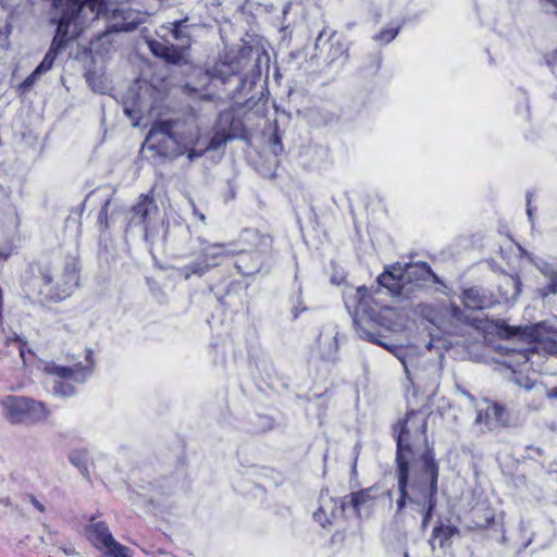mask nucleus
I'll return each mask as SVG.
<instances>
[{"label":"nucleus","instance_id":"f03ea898","mask_svg":"<svg viewBox=\"0 0 557 557\" xmlns=\"http://www.w3.org/2000/svg\"><path fill=\"white\" fill-rule=\"evenodd\" d=\"M430 274L431 268L424 262L405 265L396 263L386 268L377 277L379 286L374 290L360 286L354 295H345L344 298L346 308L349 311L354 308V325L359 337L393 351L400 360L408 377L412 367L411 361L403 354L401 348L383 342L381 335L372 327L375 325L389 331L394 330L396 311L384 302L383 296L388 294L393 297L409 298L422 287V282Z\"/></svg>","mask_w":557,"mask_h":557},{"label":"nucleus","instance_id":"f257e3e1","mask_svg":"<svg viewBox=\"0 0 557 557\" xmlns=\"http://www.w3.org/2000/svg\"><path fill=\"white\" fill-rule=\"evenodd\" d=\"M428 418L422 411H410L393 428L397 443L396 479L399 498L397 513L408 503L422 515L425 528L436 507L440 466L426 437Z\"/></svg>","mask_w":557,"mask_h":557},{"label":"nucleus","instance_id":"c9c22d12","mask_svg":"<svg viewBox=\"0 0 557 557\" xmlns=\"http://www.w3.org/2000/svg\"><path fill=\"white\" fill-rule=\"evenodd\" d=\"M27 498L34 508H36L39 512L44 513L46 511L45 505L40 503L34 495H28Z\"/></svg>","mask_w":557,"mask_h":557},{"label":"nucleus","instance_id":"a18cd8bd","mask_svg":"<svg viewBox=\"0 0 557 557\" xmlns=\"http://www.w3.org/2000/svg\"><path fill=\"white\" fill-rule=\"evenodd\" d=\"M527 213L530 220H532V208H531V198L530 195L527 197Z\"/></svg>","mask_w":557,"mask_h":557},{"label":"nucleus","instance_id":"864d4df0","mask_svg":"<svg viewBox=\"0 0 557 557\" xmlns=\"http://www.w3.org/2000/svg\"><path fill=\"white\" fill-rule=\"evenodd\" d=\"M404 557H409V554L407 552H405Z\"/></svg>","mask_w":557,"mask_h":557},{"label":"nucleus","instance_id":"49530a36","mask_svg":"<svg viewBox=\"0 0 557 557\" xmlns=\"http://www.w3.org/2000/svg\"><path fill=\"white\" fill-rule=\"evenodd\" d=\"M451 314L457 318V319H460V315H461V310L457 307V306H451Z\"/></svg>","mask_w":557,"mask_h":557},{"label":"nucleus","instance_id":"b1692460","mask_svg":"<svg viewBox=\"0 0 557 557\" xmlns=\"http://www.w3.org/2000/svg\"><path fill=\"white\" fill-rule=\"evenodd\" d=\"M349 505L354 509L356 516H361V510L369 506L375 498L373 495V487L363 488L357 492H352L348 495Z\"/></svg>","mask_w":557,"mask_h":557},{"label":"nucleus","instance_id":"bb28decb","mask_svg":"<svg viewBox=\"0 0 557 557\" xmlns=\"http://www.w3.org/2000/svg\"><path fill=\"white\" fill-rule=\"evenodd\" d=\"M69 461L84 475H88V451L85 448L73 449L69 454Z\"/></svg>","mask_w":557,"mask_h":557},{"label":"nucleus","instance_id":"3c124183","mask_svg":"<svg viewBox=\"0 0 557 557\" xmlns=\"http://www.w3.org/2000/svg\"><path fill=\"white\" fill-rule=\"evenodd\" d=\"M527 528H528L527 522H525V521H523V520H521V521H520V529H521L522 531H525V530H527Z\"/></svg>","mask_w":557,"mask_h":557},{"label":"nucleus","instance_id":"de8ad7c7","mask_svg":"<svg viewBox=\"0 0 557 557\" xmlns=\"http://www.w3.org/2000/svg\"><path fill=\"white\" fill-rule=\"evenodd\" d=\"M331 345L334 347V352H336L337 348H338V345H337V338L336 336H333L331 338Z\"/></svg>","mask_w":557,"mask_h":557},{"label":"nucleus","instance_id":"cd10ccee","mask_svg":"<svg viewBox=\"0 0 557 557\" xmlns=\"http://www.w3.org/2000/svg\"><path fill=\"white\" fill-rule=\"evenodd\" d=\"M457 533V529L451 525H440L434 528L432 533V543H438L441 547L445 546L446 542Z\"/></svg>","mask_w":557,"mask_h":557},{"label":"nucleus","instance_id":"423d86ee","mask_svg":"<svg viewBox=\"0 0 557 557\" xmlns=\"http://www.w3.org/2000/svg\"><path fill=\"white\" fill-rule=\"evenodd\" d=\"M55 8H63L71 16L73 23L81 15L79 34L89 23L103 17L108 23V30L115 32L113 25L123 21L122 5L116 0H52Z\"/></svg>","mask_w":557,"mask_h":557},{"label":"nucleus","instance_id":"0eeeda50","mask_svg":"<svg viewBox=\"0 0 557 557\" xmlns=\"http://www.w3.org/2000/svg\"><path fill=\"white\" fill-rule=\"evenodd\" d=\"M86 364L75 363L66 367L54 362L44 366V373L51 377V391L60 397H69L76 393V385L85 383L90 377L94 369L91 351L86 354Z\"/></svg>","mask_w":557,"mask_h":557},{"label":"nucleus","instance_id":"ddd939ff","mask_svg":"<svg viewBox=\"0 0 557 557\" xmlns=\"http://www.w3.org/2000/svg\"><path fill=\"white\" fill-rule=\"evenodd\" d=\"M242 61L237 58L231 61L216 62L203 76L211 82H220L223 85L235 82V88L228 91L231 98L240 94L247 84V79L240 75Z\"/></svg>","mask_w":557,"mask_h":557},{"label":"nucleus","instance_id":"393cba45","mask_svg":"<svg viewBox=\"0 0 557 557\" xmlns=\"http://www.w3.org/2000/svg\"><path fill=\"white\" fill-rule=\"evenodd\" d=\"M20 226V219L16 209L8 205L0 213V230H4L5 233L12 234L17 231Z\"/></svg>","mask_w":557,"mask_h":557},{"label":"nucleus","instance_id":"dca6fc26","mask_svg":"<svg viewBox=\"0 0 557 557\" xmlns=\"http://www.w3.org/2000/svg\"><path fill=\"white\" fill-rule=\"evenodd\" d=\"M508 423V414L505 408L495 403H486L484 408L478 410L475 424L481 432L494 431Z\"/></svg>","mask_w":557,"mask_h":557},{"label":"nucleus","instance_id":"7c9ffc66","mask_svg":"<svg viewBox=\"0 0 557 557\" xmlns=\"http://www.w3.org/2000/svg\"><path fill=\"white\" fill-rule=\"evenodd\" d=\"M87 82L92 90L99 94H106L108 90V85L103 82L102 77L96 73L87 74Z\"/></svg>","mask_w":557,"mask_h":557},{"label":"nucleus","instance_id":"ea45409f","mask_svg":"<svg viewBox=\"0 0 557 557\" xmlns=\"http://www.w3.org/2000/svg\"><path fill=\"white\" fill-rule=\"evenodd\" d=\"M189 205L191 207V210H193V213L196 218H198L201 222H205L206 220V216L203 213H201L198 208L196 207L195 202L193 199H189Z\"/></svg>","mask_w":557,"mask_h":557},{"label":"nucleus","instance_id":"7ed1b4c3","mask_svg":"<svg viewBox=\"0 0 557 557\" xmlns=\"http://www.w3.org/2000/svg\"><path fill=\"white\" fill-rule=\"evenodd\" d=\"M529 342L496 346V362L511 371L510 380L524 389L557 398V318L524 326L519 333Z\"/></svg>","mask_w":557,"mask_h":557},{"label":"nucleus","instance_id":"5fc2aeb1","mask_svg":"<svg viewBox=\"0 0 557 557\" xmlns=\"http://www.w3.org/2000/svg\"><path fill=\"white\" fill-rule=\"evenodd\" d=\"M152 503H160L159 499H152Z\"/></svg>","mask_w":557,"mask_h":557},{"label":"nucleus","instance_id":"58836bf2","mask_svg":"<svg viewBox=\"0 0 557 557\" xmlns=\"http://www.w3.org/2000/svg\"><path fill=\"white\" fill-rule=\"evenodd\" d=\"M124 113L129 116L133 120H136L135 125L138 124V120L140 119V115L138 112H136L135 109H131L129 107H124Z\"/></svg>","mask_w":557,"mask_h":557},{"label":"nucleus","instance_id":"9b49d317","mask_svg":"<svg viewBox=\"0 0 557 557\" xmlns=\"http://www.w3.org/2000/svg\"><path fill=\"white\" fill-rule=\"evenodd\" d=\"M61 12V15L58 20H52V22L57 23V32L52 39L51 46L44 57L40 64L36 67V74L47 73L53 65L54 60L58 53L65 48L66 44L77 37L79 35V21L81 17L76 16L75 23L71 18H73V14L70 16L67 12L63 8H58ZM78 16H81L78 14Z\"/></svg>","mask_w":557,"mask_h":557},{"label":"nucleus","instance_id":"79ce46f5","mask_svg":"<svg viewBox=\"0 0 557 557\" xmlns=\"http://www.w3.org/2000/svg\"><path fill=\"white\" fill-rule=\"evenodd\" d=\"M61 550L67 556H74L77 554L73 546H62Z\"/></svg>","mask_w":557,"mask_h":557},{"label":"nucleus","instance_id":"09e8293b","mask_svg":"<svg viewBox=\"0 0 557 557\" xmlns=\"http://www.w3.org/2000/svg\"><path fill=\"white\" fill-rule=\"evenodd\" d=\"M324 35H325V29H323V30L319 34V36H318V38H317V41H315V47H318V46H319V42L321 41V39H322V37H323Z\"/></svg>","mask_w":557,"mask_h":557},{"label":"nucleus","instance_id":"c85d7f7f","mask_svg":"<svg viewBox=\"0 0 557 557\" xmlns=\"http://www.w3.org/2000/svg\"><path fill=\"white\" fill-rule=\"evenodd\" d=\"M329 62L334 63L339 60H346L347 58V47L343 41L336 38H332L330 52H329Z\"/></svg>","mask_w":557,"mask_h":557},{"label":"nucleus","instance_id":"20e7f679","mask_svg":"<svg viewBox=\"0 0 557 557\" xmlns=\"http://www.w3.org/2000/svg\"><path fill=\"white\" fill-rule=\"evenodd\" d=\"M199 127L194 116L184 120L156 121L146 139L144 147L157 154L174 158L188 154L191 146L199 144Z\"/></svg>","mask_w":557,"mask_h":557},{"label":"nucleus","instance_id":"a211bd4d","mask_svg":"<svg viewBox=\"0 0 557 557\" xmlns=\"http://www.w3.org/2000/svg\"><path fill=\"white\" fill-rule=\"evenodd\" d=\"M463 306L469 310H483L493 307L497 300L481 287L466 288L461 295Z\"/></svg>","mask_w":557,"mask_h":557},{"label":"nucleus","instance_id":"aec40b11","mask_svg":"<svg viewBox=\"0 0 557 557\" xmlns=\"http://www.w3.org/2000/svg\"><path fill=\"white\" fill-rule=\"evenodd\" d=\"M148 46L154 55L164 59L169 63L178 64L184 60L183 50L175 48L172 44L149 40Z\"/></svg>","mask_w":557,"mask_h":557},{"label":"nucleus","instance_id":"8fccbe9b","mask_svg":"<svg viewBox=\"0 0 557 557\" xmlns=\"http://www.w3.org/2000/svg\"><path fill=\"white\" fill-rule=\"evenodd\" d=\"M185 88L189 91V94L197 92V89H196V88H194V87H190V85H189V84H186V85H185Z\"/></svg>","mask_w":557,"mask_h":557},{"label":"nucleus","instance_id":"6ab92c4d","mask_svg":"<svg viewBox=\"0 0 557 557\" xmlns=\"http://www.w3.org/2000/svg\"><path fill=\"white\" fill-rule=\"evenodd\" d=\"M235 244H209L203 243L200 251L201 259L207 263L209 269L219 265L224 257L234 255Z\"/></svg>","mask_w":557,"mask_h":557},{"label":"nucleus","instance_id":"6e6552de","mask_svg":"<svg viewBox=\"0 0 557 557\" xmlns=\"http://www.w3.org/2000/svg\"><path fill=\"white\" fill-rule=\"evenodd\" d=\"M248 245L249 248L238 247L235 244L237 258L235 267L242 275L249 276L259 272L272 245V238L262 235L258 231L247 230L240 236V245Z\"/></svg>","mask_w":557,"mask_h":557},{"label":"nucleus","instance_id":"c03bdc74","mask_svg":"<svg viewBox=\"0 0 557 557\" xmlns=\"http://www.w3.org/2000/svg\"><path fill=\"white\" fill-rule=\"evenodd\" d=\"M63 273H64V269L61 271V272H53L52 271V274L54 276V280H53V284L55 285L57 283H62V278H63Z\"/></svg>","mask_w":557,"mask_h":557},{"label":"nucleus","instance_id":"f704fd0d","mask_svg":"<svg viewBox=\"0 0 557 557\" xmlns=\"http://www.w3.org/2000/svg\"><path fill=\"white\" fill-rule=\"evenodd\" d=\"M547 64L557 74V49L547 57Z\"/></svg>","mask_w":557,"mask_h":557},{"label":"nucleus","instance_id":"4c0bfd02","mask_svg":"<svg viewBox=\"0 0 557 557\" xmlns=\"http://www.w3.org/2000/svg\"><path fill=\"white\" fill-rule=\"evenodd\" d=\"M13 247L11 244L0 247V260H5L12 253Z\"/></svg>","mask_w":557,"mask_h":557},{"label":"nucleus","instance_id":"4be33fe9","mask_svg":"<svg viewBox=\"0 0 557 557\" xmlns=\"http://www.w3.org/2000/svg\"><path fill=\"white\" fill-rule=\"evenodd\" d=\"M521 281L516 275H504L498 286L499 294L505 301H511L521 293Z\"/></svg>","mask_w":557,"mask_h":557},{"label":"nucleus","instance_id":"37998d69","mask_svg":"<svg viewBox=\"0 0 557 557\" xmlns=\"http://www.w3.org/2000/svg\"><path fill=\"white\" fill-rule=\"evenodd\" d=\"M108 206H109V201H107L104 203V206L101 208L100 212H99V220L102 221L103 219H107V214H108Z\"/></svg>","mask_w":557,"mask_h":557},{"label":"nucleus","instance_id":"72a5a7b5","mask_svg":"<svg viewBox=\"0 0 557 557\" xmlns=\"http://www.w3.org/2000/svg\"><path fill=\"white\" fill-rule=\"evenodd\" d=\"M307 308L304 306L300 298L297 299V304H295L292 308V314L294 319H297L302 312H305Z\"/></svg>","mask_w":557,"mask_h":557},{"label":"nucleus","instance_id":"603ef678","mask_svg":"<svg viewBox=\"0 0 557 557\" xmlns=\"http://www.w3.org/2000/svg\"><path fill=\"white\" fill-rule=\"evenodd\" d=\"M531 542H532V539L530 537V539L527 541V543L524 544V547L529 546V545L531 544Z\"/></svg>","mask_w":557,"mask_h":557},{"label":"nucleus","instance_id":"4468645a","mask_svg":"<svg viewBox=\"0 0 557 557\" xmlns=\"http://www.w3.org/2000/svg\"><path fill=\"white\" fill-rule=\"evenodd\" d=\"M519 249L521 253L534 264L541 274L536 282V295L544 299L557 294V265L542 258L532 256L521 247H519Z\"/></svg>","mask_w":557,"mask_h":557},{"label":"nucleus","instance_id":"5701e85b","mask_svg":"<svg viewBox=\"0 0 557 557\" xmlns=\"http://www.w3.org/2000/svg\"><path fill=\"white\" fill-rule=\"evenodd\" d=\"M168 33L171 34L173 39L181 41L182 46H188L189 44V33L187 30L186 20L175 21L170 24V26H161L158 35L164 37Z\"/></svg>","mask_w":557,"mask_h":557},{"label":"nucleus","instance_id":"9d476101","mask_svg":"<svg viewBox=\"0 0 557 557\" xmlns=\"http://www.w3.org/2000/svg\"><path fill=\"white\" fill-rule=\"evenodd\" d=\"M242 132L243 124L234 117L232 112L225 111L220 113L209 141L206 145H200L199 143L197 146H191V149L188 151V159L193 161L200 158L207 150H218L225 146L227 141L240 137Z\"/></svg>","mask_w":557,"mask_h":557},{"label":"nucleus","instance_id":"39448f33","mask_svg":"<svg viewBox=\"0 0 557 557\" xmlns=\"http://www.w3.org/2000/svg\"><path fill=\"white\" fill-rule=\"evenodd\" d=\"M30 272L32 276L24 278L23 290L33 301H61L71 296L78 285V269L74 259L65 263L62 283L55 285L50 267H32Z\"/></svg>","mask_w":557,"mask_h":557},{"label":"nucleus","instance_id":"473e14b6","mask_svg":"<svg viewBox=\"0 0 557 557\" xmlns=\"http://www.w3.org/2000/svg\"><path fill=\"white\" fill-rule=\"evenodd\" d=\"M41 74H36V69L33 71V73L30 75H28L23 82L22 84L20 85V88L23 89V90H27L29 89L34 84L35 82L37 81V78L40 76Z\"/></svg>","mask_w":557,"mask_h":557},{"label":"nucleus","instance_id":"a878e982","mask_svg":"<svg viewBox=\"0 0 557 557\" xmlns=\"http://www.w3.org/2000/svg\"><path fill=\"white\" fill-rule=\"evenodd\" d=\"M209 267L207 263L201 259L199 256L196 260L191 261L190 263L180 267L176 269V273L178 276L188 280L193 275L196 276H202L209 271Z\"/></svg>","mask_w":557,"mask_h":557},{"label":"nucleus","instance_id":"f8f14e48","mask_svg":"<svg viewBox=\"0 0 557 557\" xmlns=\"http://www.w3.org/2000/svg\"><path fill=\"white\" fill-rule=\"evenodd\" d=\"M85 536L103 557H132L131 548L113 537L106 522L97 521L94 517L85 528Z\"/></svg>","mask_w":557,"mask_h":557},{"label":"nucleus","instance_id":"c756f323","mask_svg":"<svg viewBox=\"0 0 557 557\" xmlns=\"http://www.w3.org/2000/svg\"><path fill=\"white\" fill-rule=\"evenodd\" d=\"M399 29V25L382 29L374 35L373 39L382 45H387L398 35Z\"/></svg>","mask_w":557,"mask_h":557},{"label":"nucleus","instance_id":"412c9836","mask_svg":"<svg viewBox=\"0 0 557 557\" xmlns=\"http://www.w3.org/2000/svg\"><path fill=\"white\" fill-rule=\"evenodd\" d=\"M122 9H123V21L121 23H116L113 25V29L115 32L133 30L146 21L145 13H143L138 10L125 8L124 5H122Z\"/></svg>","mask_w":557,"mask_h":557},{"label":"nucleus","instance_id":"1a4fd4ad","mask_svg":"<svg viewBox=\"0 0 557 557\" xmlns=\"http://www.w3.org/2000/svg\"><path fill=\"white\" fill-rule=\"evenodd\" d=\"M3 417L12 424H33L48 417L45 404L28 397L8 395L0 400Z\"/></svg>","mask_w":557,"mask_h":557},{"label":"nucleus","instance_id":"e433bc0d","mask_svg":"<svg viewBox=\"0 0 557 557\" xmlns=\"http://www.w3.org/2000/svg\"><path fill=\"white\" fill-rule=\"evenodd\" d=\"M360 449H361V446L359 443H357L354 447V460H352V467H351L352 474L357 473V461H358V456L360 454Z\"/></svg>","mask_w":557,"mask_h":557},{"label":"nucleus","instance_id":"2f4dec72","mask_svg":"<svg viewBox=\"0 0 557 557\" xmlns=\"http://www.w3.org/2000/svg\"><path fill=\"white\" fill-rule=\"evenodd\" d=\"M7 344L10 346V345H13L21 357L24 356V346H25V342L16 334H14L13 337H8L7 338Z\"/></svg>","mask_w":557,"mask_h":557},{"label":"nucleus","instance_id":"2eb2a0df","mask_svg":"<svg viewBox=\"0 0 557 557\" xmlns=\"http://www.w3.org/2000/svg\"><path fill=\"white\" fill-rule=\"evenodd\" d=\"M159 214L158 206L152 197L140 195L138 201L132 208L131 223L145 226L146 240L152 242L156 235L152 222Z\"/></svg>","mask_w":557,"mask_h":557},{"label":"nucleus","instance_id":"f3484780","mask_svg":"<svg viewBox=\"0 0 557 557\" xmlns=\"http://www.w3.org/2000/svg\"><path fill=\"white\" fill-rule=\"evenodd\" d=\"M347 503L341 498H333L321 494L320 507L313 512V519L322 527L332 525L345 511Z\"/></svg>","mask_w":557,"mask_h":557},{"label":"nucleus","instance_id":"a19ab883","mask_svg":"<svg viewBox=\"0 0 557 557\" xmlns=\"http://www.w3.org/2000/svg\"><path fill=\"white\" fill-rule=\"evenodd\" d=\"M272 150L275 154H278L281 151H282V145H281V141L277 137V135L274 136L273 138V147H272Z\"/></svg>","mask_w":557,"mask_h":557}]
</instances>
